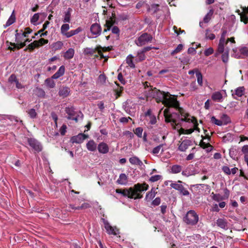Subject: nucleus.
<instances>
[{
    "label": "nucleus",
    "instance_id": "nucleus-1",
    "mask_svg": "<svg viewBox=\"0 0 248 248\" xmlns=\"http://www.w3.org/2000/svg\"><path fill=\"white\" fill-rule=\"evenodd\" d=\"M174 112H171L170 109L165 108L164 110V115L165 121L168 123H171L173 126L181 127L180 133L182 134H190L196 130L200 132V128L198 127V124L196 119L191 116L182 108L174 107Z\"/></svg>",
    "mask_w": 248,
    "mask_h": 248
},
{
    "label": "nucleus",
    "instance_id": "nucleus-2",
    "mask_svg": "<svg viewBox=\"0 0 248 248\" xmlns=\"http://www.w3.org/2000/svg\"><path fill=\"white\" fill-rule=\"evenodd\" d=\"M145 94L147 98H154L157 102H162L167 107L166 108L178 107L179 103L177 98L168 92H161L155 88H148L145 91Z\"/></svg>",
    "mask_w": 248,
    "mask_h": 248
},
{
    "label": "nucleus",
    "instance_id": "nucleus-3",
    "mask_svg": "<svg viewBox=\"0 0 248 248\" xmlns=\"http://www.w3.org/2000/svg\"><path fill=\"white\" fill-rule=\"evenodd\" d=\"M148 187V185L146 183L137 184L134 186L133 188L130 187L128 189L125 190L117 189L116 190V192L131 199H141L142 196L140 195V193L147 190Z\"/></svg>",
    "mask_w": 248,
    "mask_h": 248
},
{
    "label": "nucleus",
    "instance_id": "nucleus-4",
    "mask_svg": "<svg viewBox=\"0 0 248 248\" xmlns=\"http://www.w3.org/2000/svg\"><path fill=\"white\" fill-rule=\"evenodd\" d=\"M184 221L188 225H195L199 221V216L194 210H189L184 217Z\"/></svg>",
    "mask_w": 248,
    "mask_h": 248
},
{
    "label": "nucleus",
    "instance_id": "nucleus-5",
    "mask_svg": "<svg viewBox=\"0 0 248 248\" xmlns=\"http://www.w3.org/2000/svg\"><path fill=\"white\" fill-rule=\"evenodd\" d=\"M237 49H233L232 56L237 59L248 57V47H243L239 49V52H237Z\"/></svg>",
    "mask_w": 248,
    "mask_h": 248
},
{
    "label": "nucleus",
    "instance_id": "nucleus-6",
    "mask_svg": "<svg viewBox=\"0 0 248 248\" xmlns=\"http://www.w3.org/2000/svg\"><path fill=\"white\" fill-rule=\"evenodd\" d=\"M152 40V37L151 35L147 33H143L140 35L136 41V44L139 46H142L146 43L151 42Z\"/></svg>",
    "mask_w": 248,
    "mask_h": 248
},
{
    "label": "nucleus",
    "instance_id": "nucleus-7",
    "mask_svg": "<svg viewBox=\"0 0 248 248\" xmlns=\"http://www.w3.org/2000/svg\"><path fill=\"white\" fill-rule=\"evenodd\" d=\"M28 143L29 145L36 152H39L42 150V146L37 140L34 138H28Z\"/></svg>",
    "mask_w": 248,
    "mask_h": 248
},
{
    "label": "nucleus",
    "instance_id": "nucleus-8",
    "mask_svg": "<svg viewBox=\"0 0 248 248\" xmlns=\"http://www.w3.org/2000/svg\"><path fill=\"white\" fill-rule=\"evenodd\" d=\"M241 8L242 11L241 12L240 10H237L236 12L240 16L241 21L246 24L248 22V6H241Z\"/></svg>",
    "mask_w": 248,
    "mask_h": 248
},
{
    "label": "nucleus",
    "instance_id": "nucleus-9",
    "mask_svg": "<svg viewBox=\"0 0 248 248\" xmlns=\"http://www.w3.org/2000/svg\"><path fill=\"white\" fill-rule=\"evenodd\" d=\"M101 27L97 23H94L92 25L90 28V31L93 35L90 38H95L100 35L101 32Z\"/></svg>",
    "mask_w": 248,
    "mask_h": 248
},
{
    "label": "nucleus",
    "instance_id": "nucleus-10",
    "mask_svg": "<svg viewBox=\"0 0 248 248\" xmlns=\"http://www.w3.org/2000/svg\"><path fill=\"white\" fill-rule=\"evenodd\" d=\"M103 222L105 229L109 234L116 235L118 233V230L116 227H112L108 221L105 219H103Z\"/></svg>",
    "mask_w": 248,
    "mask_h": 248
},
{
    "label": "nucleus",
    "instance_id": "nucleus-11",
    "mask_svg": "<svg viewBox=\"0 0 248 248\" xmlns=\"http://www.w3.org/2000/svg\"><path fill=\"white\" fill-rule=\"evenodd\" d=\"M170 186L172 188L180 191V192L184 196H188L189 195V192L181 184L177 183H171L170 184Z\"/></svg>",
    "mask_w": 248,
    "mask_h": 248
},
{
    "label": "nucleus",
    "instance_id": "nucleus-12",
    "mask_svg": "<svg viewBox=\"0 0 248 248\" xmlns=\"http://www.w3.org/2000/svg\"><path fill=\"white\" fill-rule=\"evenodd\" d=\"M88 137V136L87 135L81 133L76 136H73L71 138V140L73 143H81Z\"/></svg>",
    "mask_w": 248,
    "mask_h": 248
},
{
    "label": "nucleus",
    "instance_id": "nucleus-13",
    "mask_svg": "<svg viewBox=\"0 0 248 248\" xmlns=\"http://www.w3.org/2000/svg\"><path fill=\"white\" fill-rule=\"evenodd\" d=\"M227 44V42L226 41V39L223 38H220L219 43L217 46V51L216 53V56H217L220 53H223L224 51L225 46Z\"/></svg>",
    "mask_w": 248,
    "mask_h": 248
},
{
    "label": "nucleus",
    "instance_id": "nucleus-14",
    "mask_svg": "<svg viewBox=\"0 0 248 248\" xmlns=\"http://www.w3.org/2000/svg\"><path fill=\"white\" fill-rule=\"evenodd\" d=\"M97 149L100 153L105 154L108 152L109 147L106 143L102 142L98 145Z\"/></svg>",
    "mask_w": 248,
    "mask_h": 248
},
{
    "label": "nucleus",
    "instance_id": "nucleus-15",
    "mask_svg": "<svg viewBox=\"0 0 248 248\" xmlns=\"http://www.w3.org/2000/svg\"><path fill=\"white\" fill-rule=\"evenodd\" d=\"M70 92V90L69 87L62 86L59 89V95L62 98H65L69 95Z\"/></svg>",
    "mask_w": 248,
    "mask_h": 248
},
{
    "label": "nucleus",
    "instance_id": "nucleus-16",
    "mask_svg": "<svg viewBox=\"0 0 248 248\" xmlns=\"http://www.w3.org/2000/svg\"><path fill=\"white\" fill-rule=\"evenodd\" d=\"M214 13V10L210 9L208 13L205 16L202 22H200V26L203 28V22L207 23L211 20Z\"/></svg>",
    "mask_w": 248,
    "mask_h": 248
},
{
    "label": "nucleus",
    "instance_id": "nucleus-17",
    "mask_svg": "<svg viewBox=\"0 0 248 248\" xmlns=\"http://www.w3.org/2000/svg\"><path fill=\"white\" fill-rule=\"evenodd\" d=\"M191 141L188 140H183L179 145L178 149L181 152H185L191 144Z\"/></svg>",
    "mask_w": 248,
    "mask_h": 248
},
{
    "label": "nucleus",
    "instance_id": "nucleus-18",
    "mask_svg": "<svg viewBox=\"0 0 248 248\" xmlns=\"http://www.w3.org/2000/svg\"><path fill=\"white\" fill-rule=\"evenodd\" d=\"M245 88L244 87H239L235 90V93H232V95L235 99H237V97H241L244 93Z\"/></svg>",
    "mask_w": 248,
    "mask_h": 248
},
{
    "label": "nucleus",
    "instance_id": "nucleus-19",
    "mask_svg": "<svg viewBox=\"0 0 248 248\" xmlns=\"http://www.w3.org/2000/svg\"><path fill=\"white\" fill-rule=\"evenodd\" d=\"M212 99L215 101L222 102L223 101V95L220 92H216L212 94Z\"/></svg>",
    "mask_w": 248,
    "mask_h": 248
},
{
    "label": "nucleus",
    "instance_id": "nucleus-20",
    "mask_svg": "<svg viewBox=\"0 0 248 248\" xmlns=\"http://www.w3.org/2000/svg\"><path fill=\"white\" fill-rule=\"evenodd\" d=\"M86 147L89 151L94 152L96 151L97 146L94 140H90L87 143Z\"/></svg>",
    "mask_w": 248,
    "mask_h": 248
},
{
    "label": "nucleus",
    "instance_id": "nucleus-21",
    "mask_svg": "<svg viewBox=\"0 0 248 248\" xmlns=\"http://www.w3.org/2000/svg\"><path fill=\"white\" fill-rule=\"evenodd\" d=\"M65 72V67L63 65L61 66L58 71L55 73L52 76V78L58 79L60 77L63 76Z\"/></svg>",
    "mask_w": 248,
    "mask_h": 248
},
{
    "label": "nucleus",
    "instance_id": "nucleus-22",
    "mask_svg": "<svg viewBox=\"0 0 248 248\" xmlns=\"http://www.w3.org/2000/svg\"><path fill=\"white\" fill-rule=\"evenodd\" d=\"M117 182L120 185H125L127 183V177L124 173H121Z\"/></svg>",
    "mask_w": 248,
    "mask_h": 248
},
{
    "label": "nucleus",
    "instance_id": "nucleus-23",
    "mask_svg": "<svg viewBox=\"0 0 248 248\" xmlns=\"http://www.w3.org/2000/svg\"><path fill=\"white\" fill-rule=\"evenodd\" d=\"M166 145V144H160L155 148H154L151 152V153L153 155H157L158 154L160 151L161 152H163L165 150L163 148V147Z\"/></svg>",
    "mask_w": 248,
    "mask_h": 248
},
{
    "label": "nucleus",
    "instance_id": "nucleus-24",
    "mask_svg": "<svg viewBox=\"0 0 248 248\" xmlns=\"http://www.w3.org/2000/svg\"><path fill=\"white\" fill-rule=\"evenodd\" d=\"M129 160L130 163L132 165H139L140 166L143 165L142 161L136 156L130 157Z\"/></svg>",
    "mask_w": 248,
    "mask_h": 248
},
{
    "label": "nucleus",
    "instance_id": "nucleus-25",
    "mask_svg": "<svg viewBox=\"0 0 248 248\" xmlns=\"http://www.w3.org/2000/svg\"><path fill=\"white\" fill-rule=\"evenodd\" d=\"M71 11V8H69L68 10L66 12H65L63 19L62 20L63 22L69 23L70 22Z\"/></svg>",
    "mask_w": 248,
    "mask_h": 248
},
{
    "label": "nucleus",
    "instance_id": "nucleus-26",
    "mask_svg": "<svg viewBox=\"0 0 248 248\" xmlns=\"http://www.w3.org/2000/svg\"><path fill=\"white\" fill-rule=\"evenodd\" d=\"M75 50L73 48H69L64 54L63 57L66 59H71L74 55Z\"/></svg>",
    "mask_w": 248,
    "mask_h": 248
},
{
    "label": "nucleus",
    "instance_id": "nucleus-27",
    "mask_svg": "<svg viewBox=\"0 0 248 248\" xmlns=\"http://www.w3.org/2000/svg\"><path fill=\"white\" fill-rule=\"evenodd\" d=\"M156 193V189L154 188H152L150 192L147 193L145 197L146 200L148 201H151L155 196Z\"/></svg>",
    "mask_w": 248,
    "mask_h": 248
},
{
    "label": "nucleus",
    "instance_id": "nucleus-28",
    "mask_svg": "<svg viewBox=\"0 0 248 248\" xmlns=\"http://www.w3.org/2000/svg\"><path fill=\"white\" fill-rule=\"evenodd\" d=\"M217 224L218 226L222 229H226L227 228V222L223 218H218L217 220Z\"/></svg>",
    "mask_w": 248,
    "mask_h": 248
},
{
    "label": "nucleus",
    "instance_id": "nucleus-29",
    "mask_svg": "<svg viewBox=\"0 0 248 248\" xmlns=\"http://www.w3.org/2000/svg\"><path fill=\"white\" fill-rule=\"evenodd\" d=\"M90 205L88 203L84 202L80 206L75 207L74 205L70 204L69 207H70L72 209H77L80 210L83 209H86L89 207Z\"/></svg>",
    "mask_w": 248,
    "mask_h": 248
},
{
    "label": "nucleus",
    "instance_id": "nucleus-30",
    "mask_svg": "<svg viewBox=\"0 0 248 248\" xmlns=\"http://www.w3.org/2000/svg\"><path fill=\"white\" fill-rule=\"evenodd\" d=\"M16 17L15 16L14 14V12H13L11 16H10L8 20L7 21L6 24L4 25V28H6L11 25H12L13 23H14L15 21Z\"/></svg>",
    "mask_w": 248,
    "mask_h": 248
},
{
    "label": "nucleus",
    "instance_id": "nucleus-31",
    "mask_svg": "<svg viewBox=\"0 0 248 248\" xmlns=\"http://www.w3.org/2000/svg\"><path fill=\"white\" fill-rule=\"evenodd\" d=\"M63 44L62 41H57L52 45V48L54 50H59L62 48Z\"/></svg>",
    "mask_w": 248,
    "mask_h": 248
},
{
    "label": "nucleus",
    "instance_id": "nucleus-32",
    "mask_svg": "<svg viewBox=\"0 0 248 248\" xmlns=\"http://www.w3.org/2000/svg\"><path fill=\"white\" fill-rule=\"evenodd\" d=\"M111 48H112L111 46H110H110L103 47H100L99 48H98V54L100 55V56L102 58H104V57H105V56L103 55V54H102V52L108 51L111 49Z\"/></svg>",
    "mask_w": 248,
    "mask_h": 248
},
{
    "label": "nucleus",
    "instance_id": "nucleus-33",
    "mask_svg": "<svg viewBox=\"0 0 248 248\" xmlns=\"http://www.w3.org/2000/svg\"><path fill=\"white\" fill-rule=\"evenodd\" d=\"M133 57L132 55H128L126 59V62L128 64V66H129L131 68H134L135 67V64L133 62Z\"/></svg>",
    "mask_w": 248,
    "mask_h": 248
},
{
    "label": "nucleus",
    "instance_id": "nucleus-34",
    "mask_svg": "<svg viewBox=\"0 0 248 248\" xmlns=\"http://www.w3.org/2000/svg\"><path fill=\"white\" fill-rule=\"evenodd\" d=\"M54 78H47L45 80V83L50 88H53L55 86V83L53 81Z\"/></svg>",
    "mask_w": 248,
    "mask_h": 248
},
{
    "label": "nucleus",
    "instance_id": "nucleus-35",
    "mask_svg": "<svg viewBox=\"0 0 248 248\" xmlns=\"http://www.w3.org/2000/svg\"><path fill=\"white\" fill-rule=\"evenodd\" d=\"M222 123H223V125H226L231 123V119L230 117L226 114H223L221 117Z\"/></svg>",
    "mask_w": 248,
    "mask_h": 248
},
{
    "label": "nucleus",
    "instance_id": "nucleus-36",
    "mask_svg": "<svg viewBox=\"0 0 248 248\" xmlns=\"http://www.w3.org/2000/svg\"><path fill=\"white\" fill-rule=\"evenodd\" d=\"M182 170V167L178 165H173L171 168V172L173 173H177Z\"/></svg>",
    "mask_w": 248,
    "mask_h": 248
},
{
    "label": "nucleus",
    "instance_id": "nucleus-37",
    "mask_svg": "<svg viewBox=\"0 0 248 248\" xmlns=\"http://www.w3.org/2000/svg\"><path fill=\"white\" fill-rule=\"evenodd\" d=\"M221 59L224 63H227L229 59V49L227 48L221 56Z\"/></svg>",
    "mask_w": 248,
    "mask_h": 248
},
{
    "label": "nucleus",
    "instance_id": "nucleus-38",
    "mask_svg": "<svg viewBox=\"0 0 248 248\" xmlns=\"http://www.w3.org/2000/svg\"><path fill=\"white\" fill-rule=\"evenodd\" d=\"M237 151L236 149L234 148H232L230 149L229 151L230 156L233 159H237V157L236 156Z\"/></svg>",
    "mask_w": 248,
    "mask_h": 248
},
{
    "label": "nucleus",
    "instance_id": "nucleus-39",
    "mask_svg": "<svg viewBox=\"0 0 248 248\" xmlns=\"http://www.w3.org/2000/svg\"><path fill=\"white\" fill-rule=\"evenodd\" d=\"M183 48V45L182 44L178 45L176 48L174 50L172 51V52H171V55H174L175 54L180 52L182 50Z\"/></svg>",
    "mask_w": 248,
    "mask_h": 248
},
{
    "label": "nucleus",
    "instance_id": "nucleus-40",
    "mask_svg": "<svg viewBox=\"0 0 248 248\" xmlns=\"http://www.w3.org/2000/svg\"><path fill=\"white\" fill-rule=\"evenodd\" d=\"M144 52L143 50L138 51L137 54V59L139 61H142L145 58Z\"/></svg>",
    "mask_w": 248,
    "mask_h": 248
},
{
    "label": "nucleus",
    "instance_id": "nucleus-41",
    "mask_svg": "<svg viewBox=\"0 0 248 248\" xmlns=\"http://www.w3.org/2000/svg\"><path fill=\"white\" fill-rule=\"evenodd\" d=\"M70 29V26L68 24H63L61 28V32L62 34L67 31Z\"/></svg>",
    "mask_w": 248,
    "mask_h": 248
},
{
    "label": "nucleus",
    "instance_id": "nucleus-42",
    "mask_svg": "<svg viewBox=\"0 0 248 248\" xmlns=\"http://www.w3.org/2000/svg\"><path fill=\"white\" fill-rule=\"evenodd\" d=\"M39 18V13H36L34 14L31 19V22L33 25H36V22L38 21Z\"/></svg>",
    "mask_w": 248,
    "mask_h": 248
},
{
    "label": "nucleus",
    "instance_id": "nucleus-43",
    "mask_svg": "<svg viewBox=\"0 0 248 248\" xmlns=\"http://www.w3.org/2000/svg\"><path fill=\"white\" fill-rule=\"evenodd\" d=\"M241 151L244 154V159L248 158V145H246L242 147Z\"/></svg>",
    "mask_w": 248,
    "mask_h": 248
},
{
    "label": "nucleus",
    "instance_id": "nucleus-44",
    "mask_svg": "<svg viewBox=\"0 0 248 248\" xmlns=\"http://www.w3.org/2000/svg\"><path fill=\"white\" fill-rule=\"evenodd\" d=\"M28 114L29 116L32 118L34 119L36 118L37 115V113L36 112L34 108H31L28 111Z\"/></svg>",
    "mask_w": 248,
    "mask_h": 248
},
{
    "label": "nucleus",
    "instance_id": "nucleus-45",
    "mask_svg": "<svg viewBox=\"0 0 248 248\" xmlns=\"http://www.w3.org/2000/svg\"><path fill=\"white\" fill-rule=\"evenodd\" d=\"M205 37L207 39L210 40H213L215 38V34L211 32L208 30L206 31Z\"/></svg>",
    "mask_w": 248,
    "mask_h": 248
},
{
    "label": "nucleus",
    "instance_id": "nucleus-46",
    "mask_svg": "<svg viewBox=\"0 0 248 248\" xmlns=\"http://www.w3.org/2000/svg\"><path fill=\"white\" fill-rule=\"evenodd\" d=\"M211 122L218 126L223 125V123H222L221 120H217L214 116L211 118Z\"/></svg>",
    "mask_w": 248,
    "mask_h": 248
},
{
    "label": "nucleus",
    "instance_id": "nucleus-47",
    "mask_svg": "<svg viewBox=\"0 0 248 248\" xmlns=\"http://www.w3.org/2000/svg\"><path fill=\"white\" fill-rule=\"evenodd\" d=\"M196 77L197 78V82L200 86L202 85V74L198 72L196 73Z\"/></svg>",
    "mask_w": 248,
    "mask_h": 248
},
{
    "label": "nucleus",
    "instance_id": "nucleus-48",
    "mask_svg": "<svg viewBox=\"0 0 248 248\" xmlns=\"http://www.w3.org/2000/svg\"><path fill=\"white\" fill-rule=\"evenodd\" d=\"M143 129L141 127H138L134 131L135 134L139 138L142 137Z\"/></svg>",
    "mask_w": 248,
    "mask_h": 248
},
{
    "label": "nucleus",
    "instance_id": "nucleus-49",
    "mask_svg": "<svg viewBox=\"0 0 248 248\" xmlns=\"http://www.w3.org/2000/svg\"><path fill=\"white\" fill-rule=\"evenodd\" d=\"M162 176L160 175H155L150 177L149 181L152 182H155L158 181L161 178Z\"/></svg>",
    "mask_w": 248,
    "mask_h": 248
},
{
    "label": "nucleus",
    "instance_id": "nucleus-50",
    "mask_svg": "<svg viewBox=\"0 0 248 248\" xmlns=\"http://www.w3.org/2000/svg\"><path fill=\"white\" fill-rule=\"evenodd\" d=\"M112 25V22L111 20H107L105 24L106 28H105L104 30V31H107L110 29L111 26Z\"/></svg>",
    "mask_w": 248,
    "mask_h": 248
},
{
    "label": "nucleus",
    "instance_id": "nucleus-51",
    "mask_svg": "<svg viewBox=\"0 0 248 248\" xmlns=\"http://www.w3.org/2000/svg\"><path fill=\"white\" fill-rule=\"evenodd\" d=\"M212 198L213 200L219 202L221 200V196L219 194H214L213 192L211 193Z\"/></svg>",
    "mask_w": 248,
    "mask_h": 248
},
{
    "label": "nucleus",
    "instance_id": "nucleus-52",
    "mask_svg": "<svg viewBox=\"0 0 248 248\" xmlns=\"http://www.w3.org/2000/svg\"><path fill=\"white\" fill-rule=\"evenodd\" d=\"M214 52V49L212 47H209L208 48L206 49L204 51V55L206 56H208L212 54H213Z\"/></svg>",
    "mask_w": 248,
    "mask_h": 248
},
{
    "label": "nucleus",
    "instance_id": "nucleus-53",
    "mask_svg": "<svg viewBox=\"0 0 248 248\" xmlns=\"http://www.w3.org/2000/svg\"><path fill=\"white\" fill-rule=\"evenodd\" d=\"M32 32V30L30 28H26L25 31L21 34V35L24 37L28 36V34L31 33Z\"/></svg>",
    "mask_w": 248,
    "mask_h": 248
},
{
    "label": "nucleus",
    "instance_id": "nucleus-54",
    "mask_svg": "<svg viewBox=\"0 0 248 248\" xmlns=\"http://www.w3.org/2000/svg\"><path fill=\"white\" fill-rule=\"evenodd\" d=\"M37 95L39 96L44 97L45 95V91L41 88H37Z\"/></svg>",
    "mask_w": 248,
    "mask_h": 248
},
{
    "label": "nucleus",
    "instance_id": "nucleus-55",
    "mask_svg": "<svg viewBox=\"0 0 248 248\" xmlns=\"http://www.w3.org/2000/svg\"><path fill=\"white\" fill-rule=\"evenodd\" d=\"M40 46H43V45L48 43V40L45 39L44 38H41L37 41Z\"/></svg>",
    "mask_w": 248,
    "mask_h": 248
},
{
    "label": "nucleus",
    "instance_id": "nucleus-56",
    "mask_svg": "<svg viewBox=\"0 0 248 248\" xmlns=\"http://www.w3.org/2000/svg\"><path fill=\"white\" fill-rule=\"evenodd\" d=\"M161 202V200L160 198H156L152 202V204L154 206H157L160 204Z\"/></svg>",
    "mask_w": 248,
    "mask_h": 248
},
{
    "label": "nucleus",
    "instance_id": "nucleus-57",
    "mask_svg": "<svg viewBox=\"0 0 248 248\" xmlns=\"http://www.w3.org/2000/svg\"><path fill=\"white\" fill-rule=\"evenodd\" d=\"M182 174L183 176H186V177H188V176L191 175L192 173H191V172H190V170H189L187 169H186V170H183L182 171Z\"/></svg>",
    "mask_w": 248,
    "mask_h": 248
},
{
    "label": "nucleus",
    "instance_id": "nucleus-58",
    "mask_svg": "<svg viewBox=\"0 0 248 248\" xmlns=\"http://www.w3.org/2000/svg\"><path fill=\"white\" fill-rule=\"evenodd\" d=\"M222 170L226 174L228 175L231 174V170L228 166H223L222 167Z\"/></svg>",
    "mask_w": 248,
    "mask_h": 248
},
{
    "label": "nucleus",
    "instance_id": "nucleus-59",
    "mask_svg": "<svg viewBox=\"0 0 248 248\" xmlns=\"http://www.w3.org/2000/svg\"><path fill=\"white\" fill-rule=\"evenodd\" d=\"M118 80L121 82V83L124 84L125 83V80L123 78V75L121 73H119L118 76Z\"/></svg>",
    "mask_w": 248,
    "mask_h": 248
},
{
    "label": "nucleus",
    "instance_id": "nucleus-60",
    "mask_svg": "<svg viewBox=\"0 0 248 248\" xmlns=\"http://www.w3.org/2000/svg\"><path fill=\"white\" fill-rule=\"evenodd\" d=\"M82 31V29L81 27H78L77 29L74 30H71L73 35H76L81 32Z\"/></svg>",
    "mask_w": 248,
    "mask_h": 248
},
{
    "label": "nucleus",
    "instance_id": "nucleus-61",
    "mask_svg": "<svg viewBox=\"0 0 248 248\" xmlns=\"http://www.w3.org/2000/svg\"><path fill=\"white\" fill-rule=\"evenodd\" d=\"M97 106L101 111H103L105 108L104 104L103 101L98 102Z\"/></svg>",
    "mask_w": 248,
    "mask_h": 248
},
{
    "label": "nucleus",
    "instance_id": "nucleus-62",
    "mask_svg": "<svg viewBox=\"0 0 248 248\" xmlns=\"http://www.w3.org/2000/svg\"><path fill=\"white\" fill-rule=\"evenodd\" d=\"M66 125L65 124L62 125L60 129V133L61 135H64L66 132Z\"/></svg>",
    "mask_w": 248,
    "mask_h": 248
},
{
    "label": "nucleus",
    "instance_id": "nucleus-63",
    "mask_svg": "<svg viewBox=\"0 0 248 248\" xmlns=\"http://www.w3.org/2000/svg\"><path fill=\"white\" fill-rule=\"evenodd\" d=\"M9 81L11 83H15L16 81H17L16 77L14 75H12L9 78Z\"/></svg>",
    "mask_w": 248,
    "mask_h": 248
},
{
    "label": "nucleus",
    "instance_id": "nucleus-64",
    "mask_svg": "<svg viewBox=\"0 0 248 248\" xmlns=\"http://www.w3.org/2000/svg\"><path fill=\"white\" fill-rule=\"evenodd\" d=\"M124 135L128 136L130 138H132L134 137V134L129 131H126L124 132Z\"/></svg>",
    "mask_w": 248,
    "mask_h": 248
}]
</instances>
